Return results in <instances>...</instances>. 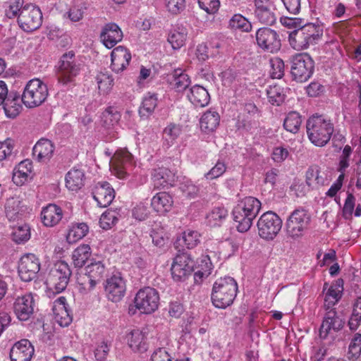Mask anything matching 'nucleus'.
Returning <instances> with one entry per match:
<instances>
[{
	"instance_id": "nucleus-11",
	"label": "nucleus",
	"mask_w": 361,
	"mask_h": 361,
	"mask_svg": "<svg viewBox=\"0 0 361 361\" xmlns=\"http://www.w3.org/2000/svg\"><path fill=\"white\" fill-rule=\"evenodd\" d=\"M134 302L141 313L151 314L159 307V294L153 288L145 287L137 293Z\"/></svg>"
},
{
	"instance_id": "nucleus-46",
	"label": "nucleus",
	"mask_w": 361,
	"mask_h": 361,
	"mask_svg": "<svg viewBox=\"0 0 361 361\" xmlns=\"http://www.w3.org/2000/svg\"><path fill=\"white\" fill-rule=\"evenodd\" d=\"M128 343L130 348L133 350H145L144 333L140 329H133L128 335Z\"/></svg>"
},
{
	"instance_id": "nucleus-33",
	"label": "nucleus",
	"mask_w": 361,
	"mask_h": 361,
	"mask_svg": "<svg viewBox=\"0 0 361 361\" xmlns=\"http://www.w3.org/2000/svg\"><path fill=\"white\" fill-rule=\"evenodd\" d=\"M32 163L29 159L20 161L13 169L12 180L18 186L24 185L31 178Z\"/></svg>"
},
{
	"instance_id": "nucleus-43",
	"label": "nucleus",
	"mask_w": 361,
	"mask_h": 361,
	"mask_svg": "<svg viewBox=\"0 0 361 361\" xmlns=\"http://www.w3.org/2000/svg\"><path fill=\"white\" fill-rule=\"evenodd\" d=\"M106 271V267L103 260L92 259L90 263L85 267V272L92 279H95L97 283L104 277Z\"/></svg>"
},
{
	"instance_id": "nucleus-23",
	"label": "nucleus",
	"mask_w": 361,
	"mask_h": 361,
	"mask_svg": "<svg viewBox=\"0 0 361 361\" xmlns=\"http://www.w3.org/2000/svg\"><path fill=\"white\" fill-rule=\"evenodd\" d=\"M34 347L27 339L16 342L11 349V361H30L34 355Z\"/></svg>"
},
{
	"instance_id": "nucleus-19",
	"label": "nucleus",
	"mask_w": 361,
	"mask_h": 361,
	"mask_svg": "<svg viewBox=\"0 0 361 361\" xmlns=\"http://www.w3.org/2000/svg\"><path fill=\"white\" fill-rule=\"evenodd\" d=\"M255 16L262 24L271 25L276 20L273 0H254Z\"/></svg>"
},
{
	"instance_id": "nucleus-4",
	"label": "nucleus",
	"mask_w": 361,
	"mask_h": 361,
	"mask_svg": "<svg viewBox=\"0 0 361 361\" xmlns=\"http://www.w3.org/2000/svg\"><path fill=\"white\" fill-rule=\"evenodd\" d=\"M238 292V284L231 276L218 279L214 283L212 292L213 305L221 309H225L233 304Z\"/></svg>"
},
{
	"instance_id": "nucleus-12",
	"label": "nucleus",
	"mask_w": 361,
	"mask_h": 361,
	"mask_svg": "<svg viewBox=\"0 0 361 361\" xmlns=\"http://www.w3.org/2000/svg\"><path fill=\"white\" fill-rule=\"evenodd\" d=\"M18 23L25 32H32L38 29L42 23L40 9L32 4L25 5L18 15Z\"/></svg>"
},
{
	"instance_id": "nucleus-15",
	"label": "nucleus",
	"mask_w": 361,
	"mask_h": 361,
	"mask_svg": "<svg viewBox=\"0 0 361 361\" xmlns=\"http://www.w3.org/2000/svg\"><path fill=\"white\" fill-rule=\"evenodd\" d=\"M194 267V262L187 252L178 254L173 259L171 271L175 281H184L190 276Z\"/></svg>"
},
{
	"instance_id": "nucleus-8",
	"label": "nucleus",
	"mask_w": 361,
	"mask_h": 361,
	"mask_svg": "<svg viewBox=\"0 0 361 361\" xmlns=\"http://www.w3.org/2000/svg\"><path fill=\"white\" fill-rule=\"evenodd\" d=\"M310 222L308 212L302 208L295 209L286 220V231L288 237L296 239L303 235Z\"/></svg>"
},
{
	"instance_id": "nucleus-26",
	"label": "nucleus",
	"mask_w": 361,
	"mask_h": 361,
	"mask_svg": "<svg viewBox=\"0 0 361 361\" xmlns=\"http://www.w3.org/2000/svg\"><path fill=\"white\" fill-rule=\"evenodd\" d=\"M123 32L119 26L114 23L106 24L101 32L100 38L104 45L108 48H113L123 39Z\"/></svg>"
},
{
	"instance_id": "nucleus-16",
	"label": "nucleus",
	"mask_w": 361,
	"mask_h": 361,
	"mask_svg": "<svg viewBox=\"0 0 361 361\" xmlns=\"http://www.w3.org/2000/svg\"><path fill=\"white\" fill-rule=\"evenodd\" d=\"M35 302L32 293L17 296L13 303V310L20 321L28 320L34 313Z\"/></svg>"
},
{
	"instance_id": "nucleus-41",
	"label": "nucleus",
	"mask_w": 361,
	"mask_h": 361,
	"mask_svg": "<svg viewBox=\"0 0 361 361\" xmlns=\"http://www.w3.org/2000/svg\"><path fill=\"white\" fill-rule=\"evenodd\" d=\"M187 36V28L183 25H178L169 32L168 42L173 49H179L185 44Z\"/></svg>"
},
{
	"instance_id": "nucleus-61",
	"label": "nucleus",
	"mask_w": 361,
	"mask_h": 361,
	"mask_svg": "<svg viewBox=\"0 0 361 361\" xmlns=\"http://www.w3.org/2000/svg\"><path fill=\"white\" fill-rule=\"evenodd\" d=\"M110 350V345L106 341L99 343L94 351V357L97 361L106 360L109 352Z\"/></svg>"
},
{
	"instance_id": "nucleus-7",
	"label": "nucleus",
	"mask_w": 361,
	"mask_h": 361,
	"mask_svg": "<svg viewBox=\"0 0 361 361\" xmlns=\"http://www.w3.org/2000/svg\"><path fill=\"white\" fill-rule=\"evenodd\" d=\"M314 71V61L307 53L297 54L291 60V75L298 82L308 80Z\"/></svg>"
},
{
	"instance_id": "nucleus-56",
	"label": "nucleus",
	"mask_w": 361,
	"mask_h": 361,
	"mask_svg": "<svg viewBox=\"0 0 361 361\" xmlns=\"http://www.w3.org/2000/svg\"><path fill=\"white\" fill-rule=\"evenodd\" d=\"M361 355V334H355L350 341L348 356L350 360H356Z\"/></svg>"
},
{
	"instance_id": "nucleus-28",
	"label": "nucleus",
	"mask_w": 361,
	"mask_h": 361,
	"mask_svg": "<svg viewBox=\"0 0 361 361\" xmlns=\"http://www.w3.org/2000/svg\"><path fill=\"white\" fill-rule=\"evenodd\" d=\"M54 149L55 146L51 140L42 138L35 145L32 154L39 162L47 163L53 157Z\"/></svg>"
},
{
	"instance_id": "nucleus-51",
	"label": "nucleus",
	"mask_w": 361,
	"mask_h": 361,
	"mask_svg": "<svg viewBox=\"0 0 361 361\" xmlns=\"http://www.w3.org/2000/svg\"><path fill=\"white\" fill-rule=\"evenodd\" d=\"M157 105V94L154 93H147L143 100L142 106L139 110L141 116H147L152 114Z\"/></svg>"
},
{
	"instance_id": "nucleus-35",
	"label": "nucleus",
	"mask_w": 361,
	"mask_h": 361,
	"mask_svg": "<svg viewBox=\"0 0 361 361\" xmlns=\"http://www.w3.org/2000/svg\"><path fill=\"white\" fill-rule=\"evenodd\" d=\"M85 172L79 167H73L66 175V186L73 191H77L84 185Z\"/></svg>"
},
{
	"instance_id": "nucleus-52",
	"label": "nucleus",
	"mask_w": 361,
	"mask_h": 361,
	"mask_svg": "<svg viewBox=\"0 0 361 361\" xmlns=\"http://www.w3.org/2000/svg\"><path fill=\"white\" fill-rule=\"evenodd\" d=\"M229 27L248 32L252 30L251 23L241 14H235L229 20Z\"/></svg>"
},
{
	"instance_id": "nucleus-24",
	"label": "nucleus",
	"mask_w": 361,
	"mask_h": 361,
	"mask_svg": "<svg viewBox=\"0 0 361 361\" xmlns=\"http://www.w3.org/2000/svg\"><path fill=\"white\" fill-rule=\"evenodd\" d=\"M93 197L100 207L109 206L115 197V191L107 182L97 183L93 189Z\"/></svg>"
},
{
	"instance_id": "nucleus-9",
	"label": "nucleus",
	"mask_w": 361,
	"mask_h": 361,
	"mask_svg": "<svg viewBox=\"0 0 361 361\" xmlns=\"http://www.w3.org/2000/svg\"><path fill=\"white\" fill-rule=\"evenodd\" d=\"M71 271L68 264L65 262H59L52 268L46 279L47 287L56 292L61 293L68 283Z\"/></svg>"
},
{
	"instance_id": "nucleus-54",
	"label": "nucleus",
	"mask_w": 361,
	"mask_h": 361,
	"mask_svg": "<svg viewBox=\"0 0 361 361\" xmlns=\"http://www.w3.org/2000/svg\"><path fill=\"white\" fill-rule=\"evenodd\" d=\"M267 94L269 102L273 105H280L285 99L283 89L276 85L269 86L267 90Z\"/></svg>"
},
{
	"instance_id": "nucleus-3",
	"label": "nucleus",
	"mask_w": 361,
	"mask_h": 361,
	"mask_svg": "<svg viewBox=\"0 0 361 361\" xmlns=\"http://www.w3.org/2000/svg\"><path fill=\"white\" fill-rule=\"evenodd\" d=\"M323 36V27L314 23H307L289 34L288 41L292 48L297 51L308 49L318 43Z\"/></svg>"
},
{
	"instance_id": "nucleus-6",
	"label": "nucleus",
	"mask_w": 361,
	"mask_h": 361,
	"mask_svg": "<svg viewBox=\"0 0 361 361\" xmlns=\"http://www.w3.org/2000/svg\"><path fill=\"white\" fill-rule=\"evenodd\" d=\"M49 94L45 83L37 78L30 80L24 87L23 102L27 108H35L44 102Z\"/></svg>"
},
{
	"instance_id": "nucleus-21",
	"label": "nucleus",
	"mask_w": 361,
	"mask_h": 361,
	"mask_svg": "<svg viewBox=\"0 0 361 361\" xmlns=\"http://www.w3.org/2000/svg\"><path fill=\"white\" fill-rule=\"evenodd\" d=\"M121 117V113L114 106H109L103 111L101 119L104 128L109 130L108 133V141L117 137L118 132L116 130Z\"/></svg>"
},
{
	"instance_id": "nucleus-48",
	"label": "nucleus",
	"mask_w": 361,
	"mask_h": 361,
	"mask_svg": "<svg viewBox=\"0 0 361 361\" xmlns=\"http://www.w3.org/2000/svg\"><path fill=\"white\" fill-rule=\"evenodd\" d=\"M207 251V255L202 256L201 258L200 263H199L200 270L195 273V276L207 277L211 274L212 269V258L216 257V253L212 251H209L208 249Z\"/></svg>"
},
{
	"instance_id": "nucleus-42",
	"label": "nucleus",
	"mask_w": 361,
	"mask_h": 361,
	"mask_svg": "<svg viewBox=\"0 0 361 361\" xmlns=\"http://www.w3.org/2000/svg\"><path fill=\"white\" fill-rule=\"evenodd\" d=\"M92 254L91 248L88 245L83 244L76 247L72 252V261L75 267H82L90 259Z\"/></svg>"
},
{
	"instance_id": "nucleus-31",
	"label": "nucleus",
	"mask_w": 361,
	"mask_h": 361,
	"mask_svg": "<svg viewBox=\"0 0 361 361\" xmlns=\"http://www.w3.org/2000/svg\"><path fill=\"white\" fill-rule=\"evenodd\" d=\"M305 177V182L312 190L318 189L329 183L326 174L317 165L308 168Z\"/></svg>"
},
{
	"instance_id": "nucleus-55",
	"label": "nucleus",
	"mask_w": 361,
	"mask_h": 361,
	"mask_svg": "<svg viewBox=\"0 0 361 361\" xmlns=\"http://www.w3.org/2000/svg\"><path fill=\"white\" fill-rule=\"evenodd\" d=\"M23 0H7L5 3V13L8 18H18L23 8Z\"/></svg>"
},
{
	"instance_id": "nucleus-2",
	"label": "nucleus",
	"mask_w": 361,
	"mask_h": 361,
	"mask_svg": "<svg viewBox=\"0 0 361 361\" xmlns=\"http://www.w3.org/2000/svg\"><path fill=\"white\" fill-rule=\"evenodd\" d=\"M261 209V202L255 197H246L233 210V220L238 223L239 232L247 231Z\"/></svg>"
},
{
	"instance_id": "nucleus-1",
	"label": "nucleus",
	"mask_w": 361,
	"mask_h": 361,
	"mask_svg": "<svg viewBox=\"0 0 361 361\" xmlns=\"http://www.w3.org/2000/svg\"><path fill=\"white\" fill-rule=\"evenodd\" d=\"M307 135L310 142L317 147L325 146L334 132V125L324 116H312L306 123Z\"/></svg>"
},
{
	"instance_id": "nucleus-10",
	"label": "nucleus",
	"mask_w": 361,
	"mask_h": 361,
	"mask_svg": "<svg viewBox=\"0 0 361 361\" xmlns=\"http://www.w3.org/2000/svg\"><path fill=\"white\" fill-rule=\"evenodd\" d=\"M282 227V220L276 213L267 212L257 221L259 235L266 240H273L279 233Z\"/></svg>"
},
{
	"instance_id": "nucleus-64",
	"label": "nucleus",
	"mask_w": 361,
	"mask_h": 361,
	"mask_svg": "<svg viewBox=\"0 0 361 361\" xmlns=\"http://www.w3.org/2000/svg\"><path fill=\"white\" fill-rule=\"evenodd\" d=\"M151 361H174V360L166 348H159L152 353Z\"/></svg>"
},
{
	"instance_id": "nucleus-25",
	"label": "nucleus",
	"mask_w": 361,
	"mask_h": 361,
	"mask_svg": "<svg viewBox=\"0 0 361 361\" xmlns=\"http://www.w3.org/2000/svg\"><path fill=\"white\" fill-rule=\"evenodd\" d=\"M111 57V70L116 73H119L123 71L129 65L131 60V54L126 47L118 46L113 49Z\"/></svg>"
},
{
	"instance_id": "nucleus-30",
	"label": "nucleus",
	"mask_w": 361,
	"mask_h": 361,
	"mask_svg": "<svg viewBox=\"0 0 361 361\" xmlns=\"http://www.w3.org/2000/svg\"><path fill=\"white\" fill-rule=\"evenodd\" d=\"M152 179L154 188L161 189L172 186L176 180V176L169 169L161 167L154 169Z\"/></svg>"
},
{
	"instance_id": "nucleus-20",
	"label": "nucleus",
	"mask_w": 361,
	"mask_h": 361,
	"mask_svg": "<svg viewBox=\"0 0 361 361\" xmlns=\"http://www.w3.org/2000/svg\"><path fill=\"white\" fill-rule=\"evenodd\" d=\"M105 292L108 299L114 302H117L123 298L126 283L120 274H115L106 280Z\"/></svg>"
},
{
	"instance_id": "nucleus-40",
	"label": "nucleus",
	"mask_w": 361,
	"mask_h": 361,
	"mask_svg": "<svg viewBox=\"0 0 361 361\" xmlns=\"http://www.w3.org/2000/svg\"><path fill=\"white\" fill-rule=\"evenodd\" d=\"M219 122L220 116L219 114L215 111L209 110L201 116L200 121V128L205 133H212L216 129Z\"/></svg>"
},
{
	"instance_id": "nucleus-18",
	"label": "nucleus",
	"mask_w": 361,
	"mask_h": 361,
	"mask_svg": "<svg viewBox=\"0 0 361 361\" xmlns=\"http://www.w3.org/2000/svg\"><path fill=\"white\" fill-rule=\"evenodd\" d=\"M345 319L338 314L335 309L331 308L324 314L319 329V336L326 338L331 332L341 331L345 325Z\"/></svg>"
},
{
	"instance_id": "nucleus-50",
	"label": "nucleus",
	"mask_w": 361,
	"mask_h": 361,
	"mask_svg": "<svg viewBox=\"0 0 361 361\" xmlns=\"http://www.w3.org/2000/svg\"><path fill=\"white\" fill-rule=\"evenodd\" d=\"M181 133V126L175 123H170L164 129L163 136L167 147L174 144Z\"/></svg>"
},
{
	"instance_id": "nucleus-59",
	"label": "nucleus",
	"mask_w": 361,
	"mask_h": 361,
	"mask_svg": "<svg viewBox=\"0 0 361 361\" xmlns=\"http://www.w3.org/2000/svg\"><path fill=\"white\" fill-rule=\"evenodd\" d=\"M77 282L80 288L85 291L93 290L97 284L95 279H92L86 272L85 274H80L78 276Z\"/></svg>"
},
{
	"instance_id": "nucleus-49",
	"label": "nucleus",
	"mask_w": 361,
	"mask_h": 361,
	"mask_svg": "<svg viewBox=\"0 0 361 361\" xmlns=\"http://www.w3.org/2000/svg\"><path fill=\"white\" fill-rule=\"evenodd\" d=\"M100 94H106L114 86V79L108 73H99L95 78Z\"/></svg>"
},
{
	"instance_id": "nucleus-34",
	"label": "nucleus",
	"mask_w": 361,
	"mask_h": 361,
	"mask_svg": "<svg viewBox=\"0 0 361 361\" xmlns=\"http://www.w3.org/2000/svg\"><path fill=\"white\" fill-rule=\"evenodd\" d=\"M189 101L196 107H204L209 104L210 96L208 91L202 86H192L187 94Z\"/></svg>"
},
{
	"instance_id": "nucleus-38",
	"label": "nucleus",
	"mask_w": 361,
	"mask_h": 361,
	"mask_svg": "<svg viewBox=\"0 0 361 361\" xmlns=\"http://www.w3.org/2000/svg\"><path fill=\"white\" fill-rule=\"evenodd\" d=\"M173 204L171 196L165 192L157 193L151 200V205L154 210L161 214L168 212Z\"/></svg>"
},
{
	"instance_id": "nucleus-39",
	"label": "nucleus",
	"mask_w": 361,
	"mask_h": 361,
	"mask_svg": "<svg viewBox=\"0 0 361 361\" xmlns=\"http://www.w3.org/2000/svg\"><path fill=\"white\" fill-rule=\"evenodd\" d=\"M23 204L19 197H9L5 203V213L9 221H15L22 215Z\"/></svg>"
},
{
	"instance_id": "nucleus-36",
	"label": "nucleus",
	"mask_w": 361,
	"mask_h": 361,
	"mask_svg": "<svg viewBox=\"0 0 361 361\" xmlns=\"http://www.w3.org/2000/svg\"><path fill=\"white\" fill-rule=\"evenodd\" d=\"M169 80L171 87L177 92H184L191 84L189 75L180 69L175 70Z\"/></svg>"
},
{
	"instance_id": "nucleus-53",
	"label": "nucleus",
	"mask_w": 361,
	"mask_h": 361,
	"mask_svg": "<svg viewBox=\"0 0 361 361\" xmlns=\"http://www.w3.org/2000/svg\"><path fill=\"white\" fill-rule=\"evenodd\" d=\"M361 323V297L357 298L354 303L353 312L348 320V326L351 331H355Z\"/></svg>"
},
{
	"instance_id": "nucleus-5",
	"label": "nucleus",
	"mask_w": 361,
	"mask_h": 361,
	"mask_svg": "<svg viewBox=\"0 0 361 361\" xmlns=\"http://www.w3.org/2000/svg\"><path fill=\"white\" fill-rule=\"evenodd\" d=\"M83 68V63L74 51L63 54L59 61L58 82L66 87L75 85V79Z\"/></svg>"
},
{
	"instance_id": "nucleus-37",
	"label": "nucleus",
	"mask_w": 361,
	"mask_h": 361,
	"mask_svg": "<svg viewBox=\"0 0 361 361\" xmlns=\"http://www.w3.org/2000/svg\"><path fill=\"white\" fill-rule=\"evenodd\" d=\"M200 242L201 235L198 231L187 229L177 238L176 244L183 249H193L196 247Z\"/></svg>"
},
{
	"instance_id": "nucleus-57",
	"label": "nucleus",
	"mask_w": 361,
	"mask_h": 361,
	"mask_svg": "<svg viewBox=\"0 0 361 361\" xmlns=\"http://www.w3.org/2000/svg\"><path fill=\"white\" fill-rule=\"evenodd\" d=\"M30 237V228L25 224L16 228L13 232V238L17 243L25 242Z\"/></svg>"
},
{
	"instance_id": "nucleus-22",
	"label": "nucleus",
	"mask_w": 361,
	"mask_h": 361,
	"mask_svg": "<svg viewBox=\"0 0 361 361\" xmlns=\"http://www.w3.org/2000/svg\"><path fill=\"white\" fill-rule=\"evenodd\" d=\"M323 291L325 292L324 307L326 310L332 308L341 300L343 292V281L337 279L330 286L324 284Z\"/></svg>"
},
{
	"instance_id": "nucleus-13",
	"label": "nucleus",
	"mask_w": 361,
	"mask_h": 361,
	"mask_svg": "<svg viewBox=\"0 0 361 361\" xmlns=\"http://www.w3.org/2000/svg\"><path fill=\"white\" fill-rule=\"evenodd\" d=\"M133 164V157L126 149H117L110 161L113 172L119 178L126 177L131 171Z\"/></svg>"
},
{
	"instance_id": "nucleus-62",
	"label": "nucleus",
	"mask_w": 361,
	"mask_h": 361,
	"mask_svg": "<svg viewBox=\"0 0 361 361\" xmlns=\"http://www.w3.org/2000/svg\"><path fill=\"white\" fill-rule=\"evenodd\" d=\"M149 214V209L147 204L140 202L133 209V216L139 221H145Z\"/></svg>"
},
{
	"instance_id": "nucleus-27",
	"label": "nucleus",
	"mask_w": 361,
	"mask_h": 361,
	"mask_svg": "<svg viewBox=\"0 0 361 361\" xmlns=\"http://www.w3.org/2000/svg\"><path fill=\"white\" fill-rule=\"evenodd\" d=\"M52 311L55 322L60 326H68L71 323L73 318L64 297H59L54 302Z\"/></svg>"
},
{
	"instance_id": "nucleus-58",
	"label": "nucleus",
	"mask_w": 361,
	"mask_h": 361,
	"mask_svg": "<svg viewBox=\"0 0 361 361\" xmlns=\"http://www.w3.org/2000/svg\"><path fill=\"white\" fill-rule=\"evenodd\" d=\"M118 221L114 211H106L104 212L100 219L99 224L103 229H109Z\"/></svg>"
},
{
	"instance_id": "nucleus-60",
	"label": "nucleus",
	"mask_w": 361,
	"mask_h": 361,
	"mask_svg": "<svg viewBox=\"0 0 361 361\" xmlns=\"http://www.w3.org/2000/svg\"><path fill=\"white\" fill-rule=\"evenodd\" d=\"M200 8L209 14H214L219 11L220 6L219 0H198Z\"/></svg>"
},
{
	"instance_id": "nucleus-14",
	"label": "nucleus",
	"mask_w": 361,
	"mask_h": 361,
	"mask_svg": "<svg viewBox=\"0 0 361 361\" xmlns=\"http://www.w3.org/2000/svg\"><path fill=\"white\" fill-rule=\"evenodd\" d=\"M40 269L39 258L34 254L27 253L21 257L18 263V271L20 279L30 282L37 277Z\"/></svg>"
},
{
	"instance_id": "nucleus-45",
	"label": "nucleus",
	"mask_w": 361,
	"mask_h": 361,
	"mask_svg": "<svg viewBox=\"0 0 361 361\" xmlns=\"http://www.w3.org/2000/svg\"><path fill=\"white\" fill-rule=\"evenodd\" d=\"M302 117L299 113L291 111L288 113L283 121V128L288 132L295 134L300 128Z\"/></svg>"
},
{
	"instance_id": "nucleus-44",
	"label": "nucleus",
	"mask_w": 361,
	"mask_h": 361,
	"mask_svg": "<svg viewBox=\"0 0 361 361\" xmlns=\"http://www.w3.org/2000/svg\"><path fill=\"white\" fill-rule=\"evenodd\" d=\"M228 211L224 207H214L206 216L207 224L211 226H220L226 219Z\"/></svg>"
},
{
	"instance_id": "nucleus-29",
	"label": "nucleus",
	"mask_w": 361,
	"mask_h": 361,
	"mask_svg": "<svg viewBox=\"0 0 361 361\" xmlns=\"http://www.w3.org/2000/svg\"><path fill=\"white\" fill-rule=\"evenodd\" d=\"M23 95L11 91L2 104L5 114L8 118H16L23 109Z\"/></svg>"
},
{
	"instance_id": "nucleus-47",
	"label": "nucleus",
	"mask_w": 361,
	"mask_h": 361,
	"mask_svg": "<svg viewBox=\"0 0 361 361\" xmlns=\"http://www.w3.org/2000/svg\"><path fill=\"white\" fill-rule=\"evenodd\" d=\"M88 230V226L85 223H79L72 225L66 236L68 242L73 243L82 238L87 235Z\"/></svg>"
},
{
	"instance_id": "nucleus-17",
	"label": "nucleus",
	"mask_w": 361,
	"mask_h": 361,
	"mask_svg": "<svg viewBox=\"0 0 361 361\" xmlns=\"http://www.w3.org/2000/svg\"><path fill=\"white\" fill-rule=\"evenodd\" d=\"M256 40L259 47L271 53L281 48V39L277 32L269 27H262L256 32Z\"/></svg>"
},
{
	"instance_id": "nucleus-63",
	"label": "nucleus",
	"mask_w": 361,
	"mask_h": 361,
	"mask_svg": "<svg viewBox=\"0 0 361 361\" xmlns=\"http://www.w3.org/2000/svg\"><path fill=\"white\" fill-rule=\"evenodd\" d=\"M168 11L172 14H178L185 8V0H165Z\"/></svg>"
},
{
	"instance_id": "nucleus-32",
	"label": "nucleus",
	"mask_w": 361,
	"mask_h": 361,
	"mask_svg": "<svg viewBox=\"0 0 361 361\" xmlns=\"http://www.w3.org/2000/svg\"><path fill=\"white\" fill-rule=\"evenodd\" d=\"M63 211L61 208L55 204H49L42 208L41 219L43 224L47 227H53L57 225L62 219Z\"/></svg>"
}]
</instances>
